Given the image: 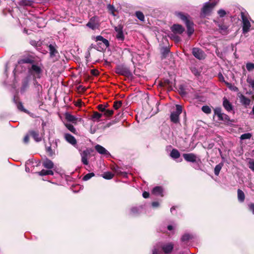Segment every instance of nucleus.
<instances>
[{
  "label": "nucleus",
  "instance_id": "obj_1",
  "mask_svg": "<svg viewBox=\"0 0 254 254\" xmlns=\"http://www.w3.org/2000/svg\"><path fill=\"white\" fill-rule=\"evenodd\" d=\"M175 15L181 19L185 24L187 27V33L189 37L191 36L194 31V23L190 20V16L182 12L176 11Z\"/></svg>",
  "mask_w": 254,
  "mask_h": 254
},
{
  "label": "nucleus",
  "instance_id": "obj_2",
  "mask_svg": "<svg viewBox=\"0 0 254 254\" xmlns=\"http://www.w3.org/2000/svg\"><path fill=\"white\" fill-rule=\"evenodd\" d=\"M174 248V244L172 243H162L159 246L154 247L152 251V254H168L171 253Z\"/></svg>",
  "mask_w": 254,
  "mask_h": 254
},
{
  "label": "nucleus",
  "instance_id": "obj_3",
  "mask_svg": "<svg viewBox=\"0 0 254 254\" xmlns=\"http://www.w3.org/2000/svg\"><path fill=\"white\" fill-rule=\"evenodd\" d=\"M214 116H217L218 120L226 124H230L231 121L229 117L222 112V109L220 107H217L214 110Z\"/></svg>",
  "mask_w": 254,
  "mask_h": 254
},
{
  "label": "nucleus",
  "instance_id": "obj_4",
  "mask_svg": "<svg viewBox=\"0 0 254 254\" xmlns=\"http://www.w3.org/2000/svg\"><path fill=\"white\" fill-rule=\"evenodd\" d=\"M96 50L101 51L109 46V42L108 40L104 38L101 36H96Z\"/></svg>",
  "mask_w": 254,
  "mask_h": 254
},
{
  "label": "nucleus",
  "instance_id": "obj_5",
  "mask_svg": "<svg viewBox=\"0 0 254 254\" xmlns=\"http://www.w3.org/2000/svg\"><path fill=\"white\" fill-rule=\"evenodd\" d=\"M182 112V107L180 105H176V111L171 113L170 120L174 124H178L180 122L179 116Z\"/></svg>",
  "mask_w": 254,
  "mask_h": 254
},
{
  "label": "nucleus",
  "instance_id": "obj_6",
  "mask_svg": "<svg viewBox=\"0 0 254 254\" xmlns=\"http://www.w3.org/2000/svg\"><path fill=\"white\" fill-rule=\"evenodd\" d=\"M241 17L242 20V31L243 34L247 33L250 30L251 24L244 12H241Z\"/></svg>",
  "mask_w": 254,
  "mask_h": 254
},
{
  "label": "nucleus",
  "instance_id": "obj_7",
  "mask_svg": "<svg viewBox=\"0 0 254 254\" xmlns=\"http://www.w3.org/2000/svg\"><path fill=\"white\" fill-rule=\"evenodd\" d=\"M214 22L218 27V30L221 34L226 35L229 33L228 26L220 22L218 19L214 20Z\"/></svg>",
  "mask_w": 254,
  "mask_h": 254
},
{
  "label": "nucleus",
  "instance_id": "obj_8",
  "mask_svg": "<svg viewBox=\"0 0 254 254\" xmlns=\"http://www.w3.org/2000/svg\"><path fill=\"white\" fill-rule=\"evenodd\" d=\"M29 72L34 78H39L41 77L42 69L39 66L33 64L31 68L29 69Z\"/></svg>",
  "mask_w": 254,
  "mask_h": 254
},
{
  "label": "nucleus",
  "instance_id": "obj_9",
  "mask_svg": "<svg viewBox=\"0 0 254 254\" xmlns=\"http://www.w3.org/2000/svg\"><path fill=\"white\" fill-rule=\"evenodd\" d=\"M214 6L215 3H211L209 2H205L201 10V16H205L208 15Z\"/></svg>",
  "mask_w": 254,
  "mask_h": 254
},
{
  "label": "nucleus",
  "instance_id": "obj_10",
  "mask_svg": "<svg viewBox=\"0 0 254 254\" xmlns=\"http://www.w3.org/2000/svg\"><path fill=\"white\" fill-rule=\"evenodd\" d=\"M192 54L195 58L199 60H203L205 58L204 52L198 48H193L192 49Z\"/></svg>",
  "mask_w": 254,
  "mask_h": 254
},
{
  "label": "nucleus",
  "instance_id": "obj_11",
  "mask_svg": "<svg viewBox=\"0 0 254 254\" xmlns=\"http://www.w3.org/2000/svg\"><path fill=\"white\" fill-rule=\"evenodd\" d=\"M116 72L119 74L127 77H130L132 75L128 68L123 66L118 67L116 69Z\"/></svg>",
  "mask_w": 254,
  "mask_h": 254
},
{
  "label": "nucleus",
  "instance_id": "obj_12",
  "mask_svg": "<svg viewBox=\"0 0 254 254\" xmlns=\"http://www.w3.org/2000/svg\"><path fill=\"white\" fill-rule=\"evenodd\" d=\"M183 156L184 159L189 162L195 163L197 160H199L197 155L192 153H184Z\"/></svg>",
  "mask_w": 254,
  "mask_h": 254
},
{
  "label": "nucleus",
  "instance_id": "obj_13",
  "mask_svg": "<svg viewBox=\"0 0 254 254\" xmlns=\"http://www.w3.org/2000/svg\"><path fill=\"white\" fill-rule=\"evenodd\" d=\"M171 30L174 34H182L185 31V28L179 24H173L171 27Z\"/></svg>",
  "mask_w": 254,
  "mask_h": 254
},
{
  "label": "nucleus",
  "instance_id": "obj_14",
  "mask_svg": "<svg viewBox=\"0 0 254 254\" xmlns=\"http://www.w3.org/2000/svg\"><path fill=\"white\" fill-rule=\"evenodd\" d=\"M115 30L117 33L116 38L119 41H123L125 40V36L123 33V27L121 25H118L115 27Z\"/></svg>",
  "mask_w": 254,
  "mask_h": 254
},
{
  "label": "nucleus",
  "instance_id": "obj_15",
  "mask_svg": "<svg viewBox=\"0 0 254 254\" xmlns=\"http://www.w3.org/2000/svg\"><path fill=\"white\" fill-rule=\"evenodd\" d=\"M96 152L106 158L111 156L110 152L102 146L96 144Z\"/></svg>",
  "mask_w": 254,
  "mask_h": 254
},
{
  "label": "nucleus",
  "instance_id": "obj_16",
  "mask_svg": "<svg viewBox=\"0 0 254 254\" xmlns=\"http://www.w3.org/2000/svg\"><path fill=\"white\" fill-rule=\"evenodd\" d=\"M195 238V235L192 234L185 233L181 237V240L182 243L187 244L190 240Z\"/></svg>",
  "mask_w": 254,
  "mask_h": 254
},
{
  "label": "nucleus",
  "instance_id": "obj_17",
  "mask_svg": "<svg viewBox=\"0 0 254 254\" xmlns=\"http://www.w3.org/2000/svg\"><path fill=\"white\" fill-rule=\"evenodd\" d=\"M240 103L245 107H247L251 103V100L243 94L238 95Z\"/></svg>",
  "mask_w": 254,
  "mask_h": 254
},
{
  "label": "nucleus",
  "instance_id": "obj_18",
  "mask_svg": "<svg viewBox=\"0 0 254 254\" xmlns=\"http://www.w3.org/2000/svg\"><path fill=\"white\" fill-rule=\"evenodd\" d=\"M223 106L225 110L229 112L233 110L232 104L226 97H224L223 99Z\"/></svg>",
  "mask_w": 254,
  "mask_h": 254
},
{
  "label": "nucleus",
  "instance_id": "obj_19",
  "mask_svg": "<svg viewBox=\"0 0 254 254\" xmlns=\"http://www.w3.org/2000/svg\"><path fill=\"white\" fill-rule=\"evenodd\" d=\"M152 193L156 195H160L163 196V189L161 186H157L154 187L152 190Z\"/></svg>",
  "mask_w": 254,
  "mask_h": 254
},
{
  "label": "nucleus",
  "instance_id": "obj_20",
  "mask_svg": "<svg viewBox=\"0 0 254 254\" xmlns=\"http://www.w3.org/2000/svg\"><path fill=\"white\" fill-rule=\"evenodd\" d=\"M64 137L65 140L69 143L71 144L72 145L76 144V140L74 137L71 135V134L66 133L64 135Z\"/></svg>",
  "mask_w": 254,
  "mask_h": 254
},
{
  "label": "nucleus",
  "instance_id": "obj_21",
  "mask_svg": "<svg viewBox=\"0 0 254 254\" xmlns=\"http://www.w3.org/2000/svg\"><path fill=\"white\" fill-rule=\"evenodd\" d=\"M89 154L88 150H85L82 152L81 154L82 158V162L85 165L88 164V158Z\"/></svg>",
  "mask_w": 254,
  "mask_h": 254
},
{
  "label": "nucleus",
  "instance_id": "obj_22",
  "mask_svg": "<svg viewBox=\"0 0 254 254\" xmlns=\"http://www.w3.org/2000/svg\"><path fill=\"white\" fill-rule=\"evenodd\" d=\"M49 48L51 57H55L58 55V52L54 45L50 44L49 46Z\"/></svg>",
  "mask_w": 254,
  "mask_h": 254
},
{
  "label": "nucleus",
  "instance_id": "obj_23",
  "mask_svg": "<svg viewBox=\"0 0 254 254\" xmlns=\"http://www.w3.org/2000/svg\"><path fill=\"white\" fill-rule=\"evenodd\" d=\"M43 166L47 169H51L54 167V164L52 161L49 159H46L43 163Z\"/></svg>",
  "mask_w": 254,
  "mask_h": 254
},
{
  "label": "nucleus",
  "instance_id": "obj_24",
  "mask_svg": "<svg viewBox=\"0 0 254 254\" xmlns=\"http://www.w3.org/2000/svg\"><path fill=\"white\" fill-rule=\"evenodd\" d=\"M170 156L173 159H178L180 157V153L176 149H173L170 152Z\"/></svg>",
  "mask_w": 254,
  "mask_h": 254
},
{
  "label": "nucleus",
  "instance_id": "obj_25",
  "mask_svg": "<svg viewBox=\"0 0 254 254\" xmlns=\"http://www.w3.org/2000/svg\"><path fill=\"white\" fill-rule=\"evenodd\" d=\"M238 199L239 202H243L245 199V195L244 192L240 189H238L237 191Z\"/></svg>",
  "mask_w": 254,
  "mask_h": 254
},
{
  "label": "nucleus",
  "instance_id": "obj_26",
  "mask_svg": "<svg viewBox=\"0 0 254 254\" xmlns=\"http://www.w3.org/2000/svg\"><path fill=\"white\" fill-rule=\"evenodd\" d=\"M142 209V206L133 207L130 209V213L133 215L139 214Z\"/></svg>",
  "mask_w": 254,
  "mask_h": 254
},
{
  "label": "nucleus",
  "instance_id": "obj_27",
  "mask_svg": "<svg viewBox=\"0 0 254 254\" xmlns=\"http://www.w3.org/2000/svg\"><path fill=\"white\" fill-rule=\"evenodd\" d=\"M30 135L37 142L41 140V138L39 136V133L35 131H31L29 132Z\"/></svg>",
  "mask_w": 254,
  "mask_h": 254
},
{
  "label": "nucleus",
  "instance_id": "obj_28",
  "mask_svg": "<svg viewBox=\"0 0 254 254\" xmlns=\"http://www.w3.org/2000/svg\"><path fill=\"white\" fill-rule=\"evenodd\" d=\"M65 119L67 121L73 123H75L77 121V118L68 113L65 114Z\"/></svg>",
  "mask_w": 254,
  "mask_h": 254
},
{
  "label": "nucleus",
  "instance_id": "obj_29",
  "mask_svg": "<svg viewBox=\"0 0 254 254\" xmlns=\"http://www.w3.org/2000/svg\"><path fill=\"white\" fill-rule=\"evenodd\" d=\"M87 26L92 30L95 29V18L94 16L92 17L90 21L86 24Z\"/></svg>",
  "mask_w": 254,
  "mask_h": 254
},
{
  "label": "nucleus",
  "instance_id": "obj_30",
  "mask_svg": "<svg viewBox=\"0 0 254 254\" xmlns=\"http://www.w3.org/2000/svg\"><path fill=\"white\" fill-rule=\"evenodd\" d=\"M224 165V163L223 162H221L217 164L214 168V174L216 176H218L219 174L220 171L221 170L222 167Z\"/></svg>",
  "mask_w": 254,
  "mask_h": 254
},
{
  "label": "nucleus",
  "instance_id": "obj_31",
  "mask_svg": "<svg viewBox=\"0 0 254 254\" xmlns=\"http://www.w3.org/2000/svg\"><path fill=\"white\" fill-rule=\"evenodd\" d=\"M101 176L105 179L110 180L113 178L114 175L111 172H104Z\"/></svg>",
  "mask_w": 254,
  "mask_h": 254
},
{
  "label": "nucleus",
  "instance_id": "obj_32",
  "mask_svg": "<svg viewBox=\"0 0 254 254\" xmlns=\"http://www.w3.org/2000/svg\"><path fill=\"white\" fill-rule=\"evenodd\" d=\"M107 9L110 14H111L113 16H115V12L116 10L113 5H111L110 4H108Z\"/></svg>",
  "mask_w": 254,
  "mask_h": 254
},
{
  "label": "nucleus",
  "instance_id": "obj_33",
  "mask_svg": "<svg viewBox=\"0 0 254 254\" xmlns=\"http://www.w3.org/2000/svg\"><path fill=\"white\" fill-rule=\"evenodd\" d=\"M135 16L141 21L144 20V16L143 13L140 11H136Z\"/></svg>",
  "mask_w": 254,
  "mask_h": 254
},
{
  "label": "nucleus",
  "instance_id": "obj_34",
  "mask_svg": "<svg viewBox=\"0 0 254 254\" xmlns=\"http://www.w3.org/2000/svg\"><path fill=\"white\" fill-rule=\"evenodd\" d=\"M201 110L204 113H205L207 114H209L211 113V110L210 108L208 106H207V105L203 106L201 107Z\"/></svg>",
  "mask_w": 254,
  "mask_h": 254
},
{
  "label": "nucleus",
  "instance_id": "obj_35",
  "mask_svg": "<svg viewBox=\"0 0 254 254\" xmlns=\"http://www.w3.org/2000/svg\"><path fill=\"white\" fill-rule=\"evenodd\" d=\"M170 51L168 48L167 47H163L161 49V54L162 56L165 58L169 53Z\"/></svg>",
  "mask_w": 254,
  "mask_h": 254
},
{
  "label": "nucleus",
  "instance_id": "obj_36",
  "mask_svg": "<svg viewBox=\"0 0 254 254\" xmlns=\"http://www.w3.org/2000/svg\"><path fill=\"white\" fill-rule=\"evenodd\" d=\"M252 137V134L250 133H246L242 134L240 137L241 140H245L246 139H250Z\"/></svg>",
  "mask_w": 254,
  "mask_h": 254
},
{
  "label": "nucleus",
  "instance_id": "obj_37",
  "mask_svg": "<svg viewBox=\"0 0 254 254\" xmlns=\"http://www.w3.org/2000/svg\"><path fill=\"white\" fill-rule=\"evenodd\" d=\"M179 92L180 94L182 95H185L187 94V92L185 91V87L183 85H180L179 86Z\"/></svg>",
  "mask_w": 254,
  "mask_h": 254
},
{
  "label": "nucleus",
  "instance_id": "obj_38",
  "mask_svg": "<svg viewBox=\"0 0 254 254\" xmlns=\"http://www.w3.org/2000/svg\"><path fill=\"white\" fill-rule=\"evenodd\" d=\"M122 105V101H116L114 103V108L115 110H118L119 109Z\"/></svg>",
  "mask_w": 254,
  "mask_h": 254
},
{
  "label": "nucleus",
  "instance_id": "obj_39",
  "mask_svg": "<svg viewBox=\"0 0 254 254\" xmlns=\"http://www.w3.org/2000/svg\"><path fill=\"white\" fill-rule=\"evenodd\" d=\"M247 82L252 88L254 89V79L251 77H248L247 79Z\"/></svg>",
  "mask_w": 254,
  "mask_h": 254
},
{
  "label": "nucleus",
  "instance_id": "obj_40",
  "mask_svg": "<svg viewBox=\"0 0 254 254\" xmlns=\"http://www.w3.org/2000/svg\"><path fill=\"white\" fill-rule=\"evenodd\" d=\"M246 68L249 71L254 69V64L252 63H248L246 64Z\"/></svg>",
  "mask_w": 254,
  "mask_h": 254
},
{
  "label": "nucleus",
  "instance_id": "obj_41",
  "mask_svg": "<svg viewBox=\"0 0 254 254\" xmlns=\"http://www.w3.org/2000/svg\"><path fill=\"white\" fill-rule=\"evenodd\" d=\"M94 176V174L93 173H88L83 177V180L84 181H87Z\"/></svg>",
  "mask_w": 254,
  "mask_h": 254
},
{
  "label": "nucleus",
  "instance_id": "obj_42",
  "mask_svg": "<svg viewBox=\"0 0 254 254\" xmlns=\"http://www.w3.org/2000/svg\"><path fill=\"white\" fill-rule=\"evenodd\" d=\"M114 111L112 110H105V111L104 112V115L105 117H109L111 116L113 114Z\"/></svg>",
  "mask_w": 254,
  "mask_h": 254
},
{
  "label": "nucleus",
  "instance_id": "obj_43",
  "mask_svg": "<svg viewBox=\"0 0 254 254\" xmlns=\"http://www.w3.org/2000/svg\"><path fill=\"white\" fill-rule=\"evenodd\" d=\"M218 14L220 17H223L226 14V12L224 9H220L218 11Z\"/></svg>",
  "mask_w": 254,
  "mask_h": 254
},
{
  "label": "nucleus",
  "instance_id": "obj_44",
  "mask_svg": "<svg viewBox=\"0 0 254 254\" xmlns=\"http://www.w3.org/2000/svg\"><path fill=\"white\" fill-rule=\"evenodd\" d=\"M106 106H104L102 104H100L97 107V108L98 109L99 111H100L101 112L103 113L106 110Z\"/></svg>",
  "mask_w": 254,
  "mask_h": 254
},
{
  "label": "nucleus",
  "instance_id": "obj_45",
  "mask_svg": "<svg viewBox=\"0 0 254 254\" xmlns=\"http://www.w3.org/2000/svg\"><path fill=\"white\" fill-rule=\"evenodd\" d=\"M31 60L29 59H22L18 61V64H24V63H31Z\"/></svg>",
  "mask_w": 254,
  "mask_h": 254
},
{
  "label": "nucleus",
  "instance_id": "obj_46",
  "mask_svg": "<svg viewBox=\"0 0 254 254\" xmlns=\"http://www.w3.org/2000/svg\"><path fill=\"white\" fill-rule=\"evenodd\" d=\"M66 126L70 131L75 132L76 130L72 125L70 124H66Z\"/></svg>",
  "mask_w": 254,
  "mask_h": 254
},
{
  "label": "nucleus",
  "instance_id": "obj_47",
  "mask_svg": "<svg viewBox=\"0 0 254 254\" xmlns=\"http://www.w3.org/2000/svg\"><path fill=\"white\" fill-rule=\"evenodd\" d=\"M191 72L195 75V76H198L199 75V72H198L197 69L194 67H192L191 69Z\"/></svg>",
  "mask_w": 254,
  "mask_h": 254
},
{
  "label": "nucleus",
  "instance_id": "obj_48",
  "mask_svg": "<svg viewBox=\"0 0 254 254\" xmlns=\"http://www.w3.org/2000/svg\"><path fill=\"white\" fill-rule=\"evenodd\" d=\"M161 135L162 137L165 140H167L169 137L168 134L167 132H166L165 130L162 131Z\"/></svg>",
  "mask_w": 254,
  "mask_h": 254
},
{
  "label": "nucleus",
  "instance_id": "obj_49",
  "mask_svg": "<svg viewBox=\"0 0 254 254\" xmlns=\"http://www.w3.org/2000/svg\"><path fill=\"white\" fill-rule=\"evenodd\" d=\"M248 207L249 210L252 212L253 214H254V203H251L248 204Z\"/></svg>",
  "mask_w": 254,
  "mask_h": 254
},
{
  "label": "nucleus",
  "instance_id": "obj_50",
  "mask_svg": "<svg viewBox=\"0 0 254 254\" xmlns=\"http://www.w3.org/2000/svg\"><path fill=\"white\" fill-rule=\"evenodd\" d=\"M151 206L153 208H157L159 207L160 203L158 201H154L152 202Z\"/></svg>",
  "mask_w": 254,
  "mask_h": 254
},
{
  "label": "nucleus",
  "instance_id": "obj_51",
  "mask_svg": "<svg viewBox=\"0 0 254 254\" xmlns=\"http://www.w3.org/2000/svg\"><path fill=\"white\" fill-rule=\"evenodd\" d=\"M17 108L21 111H23L24 112H25L26 110L24 109V107L23 106V105L21 103H18L17 105Z\"/></svg>",
  "mask_w": 254,
  "mask_h": 254
},
{
  "label": "nucleus",
  "instance_id": "obj_52",
  "mask_svg": "<svg viewBox=\"0 0 254 254\" xmlns=\"http://www.w3.org/2000/svg\"><path fill=\"white\" fill-rule=\"evenodd\" d=\"M48 170H42L40 172H39L38 173L40 176H45L47 175Z\"/></svg>",
  "mask_w": 254,
  "mask_h": 254
},
{
  "label": "nucleus",
  "instance_id": "obj_53",
  "mask_svg": "<svg viewBox=\"0 0 254 254\" xmlns=\"http://www.w3.org/2000/svg\"><path fill=\"white\" fill-rule=\"evenodd\" d=\"M172 38H173V39H174L176 41H177V42H179V41H180V40H181V38H180L179 36H178L176 35V34H174L173 35H172Z\"/></svg>",
  "mask_w": 254,
  "mask_h": 254
},
{
  "label": "nucleus",
  "instance_id": "obj_54",
  "mask_svg": "<svg viewBox=\"0 0 254 254\" xmlns=\"http://www.w3.org/2000/svg\"><path fill=\"white\" fill-rule=\"evenodd\" d=\"M249 168L254 171V161L250 162L249 163Z\"/></svg>",
  "mask_w": 254,
  "mask_h": 254
},
{
  "label": "nucleus",
  "instance_id": "obj_55",
  "mask_svg": "<svg viewBox=\"0 0 254 254\" xmlns=\"http://www.w3.org/2000/svg\"><path fill=\"white\" fill-rule=\"evenodd\" d=\"M142 196L144 198H147L149 196V193L147 191H144L142 193Z\"/></svg>",
  "mask_w": 254,
  "mask_h": 254
},
{
  "label": "nucleus",
  "instance_id": "obj_56",
  "mask_svg": "<svg viewBox=\"0 0 254 254\" xmlns=\"http://www.w3.org/2000/svg\"><path fill=\"white\" fill-rule=\"evenodd\" d=\"M102 116V113H99L96 112V122H97V120H99L101 118Z\"/></svg>",
  "mask_w": 254,
  "mask_h": 254
},
{
  "label": "nucleus",
  "instance_id": "obj_57",
  "mask_svg": "<svg viewBox=\"0 0 254 254\" xmlns=\"http://www.w3.org/2000/svg\"><path fill=\"white\" fill-rule=\"evenodd\" d=\"M24 142L25 143H27L29 141V136L28 135H26L25 136V137L24 138V140H23Z\"/></svg>",
  "mask_w": 254,
  "mask_h": 254
},
{
  "label": "nucleus",
  "instance_id": "obj_58",
  "mask_svg": "<svg viewBox=\"0 0 254 254\" xmlns=\"http://www.w3.org/2000/svg\"><path fill=\"white\" fill-rule=\"evenodd\" d=\"M47 151L51 155L52 154V150L51 147H49L47 148Z\"/></svg>",
  "mask_w": 254,
  "mask_h": 254
},
{
  "label": "nucleus",
  "instance_id": "obj_59",
  "mask_svg": "<svg viewBox=\"0 0 254 254\" xmlns=\"http://www.w3.org/2000/svg\"><path fill=\"white\" fill-rule=\"evenodd\" d=\"M219 0H210L211 3H215V5L217 3Z\"/></svg>",
  "mask_w": 254,
  "mask_h": 254
},
{
  "label": "nucleus",
  "instance_id": "obj_60",
  "mask_svg": "<svg viewBox=\"0 0 254 254\" xmlns=\"http://www.w3.org/2000/svg\"><path fill=\"white\" fill-rule=\"evenodd\" d=\"M54 172L52 170H48L47 175H53Z\"/></svg>",
  "mask_w": 254,
  "mask_h": 254
},
{
  "label": "nucleus",
  "instance_id": "obj_61",
  "mask_svg": "<svg viewBox=\"0 0 254 254\" xmlns=\"http://www.w3.org/2000/svg\"><path fill=\"white\" fill-rule=\"evenodd\" d=\"M167 229H168V230L171 231V230H172L173 229V226L172 225H168L167 226Z\"/></svg>",
  "mask_w": 254,
  "mask_h": 254
},
{
  "label": "nucleus",
  "instance_id": "obj_62",
  "mask_svg": "<svg viewBox=\"0 0 254 254\" xmlns=\"http://www.w3.org/2000/svg\"><path fill=\"white\" fill-rule=\"evenodd\" d=\"M94 45L93 44H91V45L89 46V47L88 48V50L89 51H90L93 48H94Z\"/></svg>",
  "mask_w": 254,
  "mask_h": 254
},
{
  "label": "nucleus",
  "instance_id": "obj_63",
  "mask_svg": "<svg viewBox=\"0 0 254 254\" xmlns=\"http://www.w3.org/2000/svg\"><path fill=\"white\" fill-rule=\"evenodd\" d=\"M90 51H89L88 50L87 53L86 54L85 58H86V59H88V57L90 56Z\"/></svg>",
  "mask_w": 254,
  "mask_h": 254
},
{
  "label": "nucleus",
  "instance_id": "obj_64",
  "mask_svg": "<svg viewBox=\"0 0 254 254\" xmlns=\"http://www.w3.org/2000/svg\"><path fill=\"white\" fill-rule=\"evenodd\" d=\"M75 105L77 106H81V101H78L76 103H75Z\"/></svg>",
  "mask_w": 254,
  "mask_h": 254
}]
</instances>
